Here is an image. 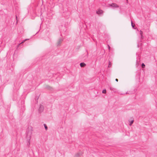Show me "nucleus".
<instances>
[{
    "mask_svg": "<svg viewBox=\"0 0 157 157\" xmlns=\"http://www.w3.org/2000/svg\"><path fill=\"white\" fill-rule=\"evenodd\" d=\"M103 12V10H99L98 11H97L96 13L98 15H100L102 14Z\"/></svg>",
    "mask_w": 157,
    "mask_h": 157,
    "instance_id": "39448f33",
    "label": "nucleus"
},
{
    "mask_svg": "<svg viewBox=\"0 0 157 157\" xmlns=\"http://www.w3.org/2000/svg\"><path fill=\"white\" fill-rule=\"evenodd\" d=\"M111 65H112L111 63V62H110V61H109V65H108V67H111Z\"/></svg>",
    "mask_w": 157,
    "mask_h": 157,
    "instance_id": "9d476101",
    "label": "nucleus"
},
{
    "mask_svg": "<svg viewBox=\"0 0 157 157\" xmlns=\"http://www.w3.org/2000/svg\"><path fill=\"white\" fill-rule=\"evenodd\" d=\"M129 121L130 122L129 124V125L130 126H131L132 124L134 122V120H131V121H130L129 120Z\"/></svg>",
    "mask_w": 157,
    "mask_h": 157,
    "instance_id": "6e6552de",
    "label": "nucleus"
},
{
    "mask_svg": "<svg viewBox=\"0 0 157 157\" xmlns=\"http://www.w3.org/2000/svg\"><path fill=\"white\" fill-rule=\"evenodd\" d=\"M110 89L112 90L113 91V92H115L116 91V89L114 88H113L111 87H109Z\"/></svg>",
    "mask_w": 157,
    "mask_h": 157,
    "instance_id": "0eeeda50",
    "label": "nucleus"
},
{
    "mask_svg": "<svg viewBox=\"0 0 157 157\" xmlns=\"http://www.w3.org/2000/svg\"><path fill=\"white\" fill-rule=\"evenodd\" d=\"M127 1H128V0H126Z\"/></svg>",
    "mask_w": 157,
    "mask_h": 157,
    "instance_id": "aec40b11",
    "label": "nucleus"
},
{
    "mask_svg": "<svg viewBox=\"0 0 157 157\" xmlns=\"http://www.w3.org/2000/svg\"><path fill=\"white\" fill-rule=\"evenodd\" d=\"M63 39H61V38H60L59 39L58 41H57V46H60L62 43V41H63Z\"/></svg>",
    "mask_w": 157,
    "mask_h": 157,
    "instance_id": "7ed1b4c3",
    "label": "nucleus"
},
{
    "mask_svg": "<svg viewBox=\"0 0 157 157\" xmlns=\"http://www.w3.org/2000/svg\"><path fill=\"white\" fill-rule=\"evenodd\" d=\"M131 25H132V28H134V29H136L135 28H134V25H133L132 21H131Z\"/></svg>",
    "mask_w": 157,
    "mask_h": 157,
    "instance_id": "dca6fc26",
    "label": "nucleus"
},
{
    "mask_svg": "<svg viewBox=\"0 0 157 157\" xmlns=\"http://www.w3.org/2000/svg\"><path fill=\"white\" fill-rule=\"evenodd\" d=\"M44 109V107L42 105H40L39 109V111L40 113H41L43 111Z\"/></svg>",
    "mask_w": 157,
    "mask_h": 157,
    "instance_id": "20e7f679",
    "label": "nucleus"
},
{
    "mask_svg": "<svg viewBox=\"0 0 157 157\" xmlns=\"http://www.w3.org/2000/svg\"><path fill=\"white\" fill-rule=\"evenodd\" d=\"M141 67L142 68H144L145 67V65L144 63H142L141 64Z\"/></svg>",
    "mask_w": 157,
    "mask_h": 157,
    "instance_id": "4468645a",
    "label": "nucleus"
},
{
    "mask_svg": "<svg viewBox=\"0 0 157 157\" xmlns=\"http://www.w3.org/2000/svg\"><path fill=\"white\" fill-rule=\"evenodd\" d=\"M108 48L109 50L110 48V47L109 46V45H108Z\"/></svg>",
    "mask_w": 157,
    "mask_h": 157,
    "instance_id": "f3484780",
    "label": "nucleus"
},
{
    "mask_svg": "<svg viewBox=\"0 0 157 157\" xmlns=\"http://www.w3.org/2000/svg\"><path fill=\"white\" fill-rule=\"evenodd\" d=\"M29 39H25V40H24L21 43H20L19 45H18V46L19 45H20V44H22V43H23L26 40H28Z\"/></svg>",
    "mask_w": 157,
    "mask_h": 157,
    "instance_id": "9b49d317",
    "label": "nucleus"
},
{
    "mask_svg": "<svg viewBox=\"0 0 157 157\" xmlns=\"http://www.w3.org/2000/svg\"><path fill=\"white\" fill-rule=\"evenodd\" d=\"M39 98H37V100H38V99Z\"/></svg>",
    "mask_w": 157,
    "mask_h": 157,
    "instance_id": "6ab92c4d",
    "label": "nucleus"
},
{
    "mask_svg": "<svg viewBox=\"0 0 157 157\" xmlns=\"http://www.w3.org/2000/svg\"><path fill=\"white\" fill-rule=\"evenodd\" d=\"M140 34L141 35L142 38H143L142 34H143V32L141 30L140 31Z\"/></svg>",
    "mask_w": 157,
    "mask_h": 157,
    "instance_id": "ddd939ff",
    "label": "nucleus"
},
{
    "mask_svg": "<svg viewBox=\"0 0 157 157\" xmlns=\"http://www.w3.org/2000/svg\"><path fill=\"white\" fill-rule=\"evenodd\" d=\"M106 90L105 89V90H104L103 91H102V93H103V94H105L106 93Z\"/></svg>",
    "mask_w": 157,
    "mask_h": 157,
    "instance_id": "2eb2a0df",
    "label": "nucleus"
},
{
    "mask_svg": "<svg viewBox=\"0 0 157 157\" xmlns=\"http://www.w3.org/2000/svg\"><path fill=\"white\" fill-rule=\"evenodd\" d=\"M115 80L117 82H118V79H117V78Z\"/></svg>",
    "mask_w": 157,
    "mask_h": 157,
    "instance_id": "a211bd4d",
    "label": "nucleus"
},
{
    "mask_svg": "<svg viewBox=\"0 0 157 157\" xmlns=\"http://www.w3.org/2000/svg\"><path fill=\"white\" fill-rule=\"evenodd\" d=\"M80 66L81 67H84L85 66H86V64L85 63H84L83 62L81 63H80Z\"/></svg>",
    "mask_w": 157,
    "mask_h": 157,
    "instance_id": "423d86ee",
    "label": "nucleus"
},
{
    "mask_svg": "<svg viewBox=\"0 0 157 157\" xmlns=\"http://www.w3.org/2000/svg\"><path fill=\"white\" fill-rule=\"evenodd\" d=\"M81 155V153H77L75 155V157H78L79 156H80Z\"/></svg>",
    "mask_w": 157,
    "mask_h": 157,
    "instance_id": "1a4fd4ad",
    "label": "nucleus"
},
{
    "mask_svg": "<svg viewBox=\"0 0 157 157\" xmlns=\"http://www.w3.org/2000/svg\"><path fill=\"white\" fill-rule=\"evenodd\" d=\"M109 6L113 7L114 8H118L119 7V6L115 3H112L109 4Z\"/></svg>",
    "mask_w": 157,
    "mask_h": 157,
    "instance_id": "f03ea898",
    "label": "nucleus"
},
{
    "mask_svg": "<svg viewBox=\"0 0 157 157\" xmlns=\"http://www.w3.org/2000/svg\"><path fill=\"white\" fill-rule=\"evenodd\" d=\"M44 126L46 130L48 129V127L45 124H44Z\"/></svg>",
    "mask_w": 157,
    "mask_h": 157,
    "instance_id": "f8f14e48",
    "label": "nucleus"
},
{
    "mask_svg": "<svg viewBox=\"0 0 157 157\" xmlns=\"http://www.w3.org/2000/svg\"><path fill=\"white\" fill-rule=\"evenodd\" d=\"M32 134V130L31 128H28L26 131V138L27 141L28 142V145H29L30 144V140L31 138Z\"/></svg>",
    "mask_w": 157,
    "mask_h": 157,
    "instance_id": "f257e3e1",
    "label": "nucleus"
}]
</instances>
